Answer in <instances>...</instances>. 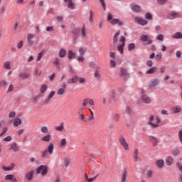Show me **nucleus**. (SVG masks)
Returning a JSON list of instances; mask_svg holds the SVG:
<instances>
[{"instance_id": "9", "label": "nucleus", "mask_w": 182, "mask_h": 182, "mask_svg": "<svg viewBox=\"0 0 182 182\" xmlns=\"http://www.w3.org/2000/svg\"><path fill=\"white\" fill-rule=\"evenodd\" d=\"M134 20L136 23L141 25L142 26L147 25V21L144 20V18L141 17H135Z\"/></svg>"}, {"instance_id": "1", "label": "nucleus", "mask_w": 182, "mask_h": 182, "mask_svg": "<svg viewBox=\"0 0 182 182\" xmlns=\"http://www.w3.org/2000/svg\"><path fill=\"white\" fill-rule=\"evenodd\" d=\"M160 117L151 115L149 117L147 124L151 127V129H157V127H160Z\"/></svg>"}, {"instance_id": "12", "label": "nucleus", "mask_w": 182, "mask_h": 182, "mask_svg": "<svg viewBox=\"0 0 182 182\" xmlns=\"http://www.w3.org/2000/svg\"><path fill=\"white\" fill-rule=\"evenodd\" d=\"M33 38H35V34L29 33L27 36V42L28 43V46H33Z\"/></svg>"}, {"instance_id": "40", "label": "nucleus", "mask_w": 182, "mask_h": 182, "mask_svg": "<svg viewBox=\"0 0 182 182\" xmlns=\"http://www.w3.org/2000/svg\"><path fill=\"white\" fill-rule=\"evenodd\" d=\"M66 55V51L65 49H61L58 53V56H60V58H65V56Z\"/></svg>"}, {"instance_id": "20", "label": "nucleus", "mask_w": 182, "mask_h": 182, "mask_svg": "<svg viewBox=\"0 0 182 182\" xmlns=\"http://www.w3.org/2000/svg\"><path fill=\"white\" fill-rule=\"evenodd\" d=\"M78 79H79V77H77V75H75L71 79L68 80L67 83L68 85H71L72 83H76V82H77Z\"/></svg>"}, {"instance_id": "3", "label": "nucleus", "mask_w": 182, "mask_h": 182, "mask_svg": "<svg viewBox=\"0 0 182 182\" xmlns=\"http://www.w3.org/2000/svg\"><path fill=\"white\" fill-rule=\"evenodd\" d=\"M119 42L122 43L118 46L117 50L119 52V53H121V55H123L124 46H126V38H124L123 36H121Z\"/></svg>"}, {"instance_id": "47", "label": "nucleus", "mask_w": 182, "mask_h": 182, "mask_svg": "<svg viewBox=\"0 0 182 182\" xmlns=\"http://www.w3.org/2000/svg\"><path fill=\"white\" fill-rule=\"evenodd\" d=\"M134 48H136V45L133 43L128 45V50L129 51L134 50Z\"/></svg>"}, {"instance_id": "39", "label": "nucleus", "mask_w": 182, "mask_h": 182, "mask_svg": "<svg viewBox=\"0 0 182 182\" xmlns=\"http://www.w3.org/2000/svg\"><path fill=\"white\" fill-rule=\"evenodd\" d=\"M133 12H140L141 11V8L139 6L135 5L132 8Z\"/></svg>"}, {"instance_id": "56", "label": "nucleus", "mask_w": 182, "mask_h": 182, "mask_svg": "<svg viewBox=\"0 0 182 182\" xmlns=\"http://www.w3.org/2000/svg\"><path fill=\"white\" fill-rule=\"evenodd\" d=\"M94 77H96L97 79H99L100 77V73H99V71L96 70L94 73Z\"/></svg>"}, {"instance_id": "7", "label": "nucleus", "mask_w": 182, "mask_h": 182, "mask_svg": "<svg viewBox=\"0 0 182 182\" xmlns=\"http://www.w3.org/2000/svg\"><path fill=\"white\" fill-rule=\"evenodd\" d=\"M140 41H141V42H146L145 45H151L153 43V41L149 39L148 35H141L140 36Z\"/></svg>"}, {"instance_id": "23", "label": "nucleus", "mask_w": 182, "mask_h": 182, "mask_svg": "<svg viewBox=\"0 0 182 182\" xmlns=\"http://www.w3.org/2000/svg\"><path fill=\"white\" fill-rule=\"evenodd\" d=\"M41 141H46V143H49L50 140H52V136H50V134L46 135L41 139Z\"/></svg>"}, {"instance_id": "8", "label": "nucleus", "mask_w": 182, "mask_h": 182, "mask_svg": "<svg viewBox=\"0 0 182 182\" xmlns=\"http://www.w3.org/2000/svg\"><path fill=\"white\" fill-rule=\"evenodd\" d=\"M33 176H35V171L31 170L25 173V178L28 181H32L33 180Z\"/></svg>"}, {"instance_id": "49", "label": "nucleus", "mask_w": 182, "mask_h": 182, "mask_svg": "<svg viewBox=\"0 0 182 182\" xmlns=\"http://www.w3.org/2000/svg\"><path fill=\"white\" fill-rule=\"evenodd\" d=\"M89 66L90 68H92V69H97V66L96 65V64L94 62H90L89 63ZM97 69H100V68H97Z\"/></svg>"}, {"instance_id": "30", "label": "nucleus", "mask_w": 182, "mask_h": 182, "mask_svg": "<svg viewBox=\"0 0 182 182\" xmlns=\"http://www.w3.org/2000/svg\"><path fill=\"white\" fill-rule=\"evenodd\" d=\"M55 91H51L50 92V94L48 95L47 99L45 100V102L48 103L49 102V100H50V99H52V97H53V96H55Z\"/></svg>"}, {"instance_id": "6", "label": "nucleus", "mask_w": 182, "mask_h": 182, "mask_svg": "<svg viewBox=\"0 0 182 182\" xmlns=\"http://www.w3.org/2000/svg\"><path fill=\"white\" fill-rule=\"evenodd\" d=\"M119 141L120 144L123 146L124 150H130V148L129 147V144L126 141V139L123 136H119Z\"/></svg>"}, {"instance_id": "22", "label": "nucleus", "mask_w": 182, "mask_h": 182, "mask_svg": "<svg viewBox=\"0 0 182 182\" xmlns=\"http://www.w3.org/2000/svg\"><path fill=\"white\" fill-rule=\"evenodd\" d=\"M157 72L156 67H151L150 69L146 71V75H153V73H156Z\"/></svg>"}, {"instance_id": "51", "label": "nucleus", "mask_w": 182, "mask_h": 182, "mask_svg": "<svg viewBox=\"0 0 182 182\" xmlns=\"http://www.w3.org/2000/svg\"><path fill=\"white\" fill-rule=\"evenodd\" d=\"M81 35L85 38L86 36V27L83 26L82 28L81 29Z\"/></svg>"}, {"instance_id": "63", "label": "nucleus", "mask_w": 182, "mask_h": 182, "mask_svg": "<svg viewBox=\"0 0 182 182\" xmlns=\"http://www.w3.org/2000/svg\"><path fill=\"white\" fill-rule=\"evenodd\" d=\"M178 138H179V141H181L182 144V130H180L178 132Z\"/></svg>"}, {"instance_id": "44", "label": "nucleus", "mask_w": 182, "mask_h": 182, "mask_svg": "<svg viewBox=\"0 0 182 182\" xmlns=\"http://www.w3.org/2000/svg\"><path fill=\"white\" fill-rule=\"evenodd\" d=\"M8 85V82L4 80H0V89L1 87H6Z\"/></svg>"}, {"instance_id": "2", "label": "nucleus", "mask_w": 182, "mask_h": 182, "mask_svg": "<svg viewBox=\"0 0 182 182\" xmlns=\"http://www.w3.org/2000/svg\"><path fill=\"white\" fill-rule=\"evenodd\" d=\"M119 76L122 77V79H123V80H129L130 74H129L127 68L122 67L119 71Z\"/></svg>"}, {"instance_id": "29", "label": "nucleus", "mask_w": 182, "mask_h": 182, "mask_svg": "<svg viewBox=\"0 0 182 182\" xmlns=\"http://www.w3.org/2000/svg\"><path fill=\"white\" fill-rule=\"evenodd\" d=\"M127 179V171L126 169L124 170L122 175V182H126Z\"/></svg>"}, {"instance_id": "17", "label": "nucleus", "mask_w": 182, "mask_h": 182, "mask_svg": "<svg viewBox=\"0 0 182 182\" xmlns=\"http://www.w3.org/2000/svg\"><path fill=\"white\" fill-rule=\"evenodd\" d=\"M59 146L61 149H65L68 146V139L66 138H62L59 142Z\"/></svg>"}, {"instance_id": "19", "label": "nucleus", "mask_w": 182, "mask_h": 182, "mask_svg": "<svg viewBox=\"0 0 182 182\" xmlns=\"http://www.w3.org/2000/svg\"><path fill=\"white\" fill-rule=\"evenodd\" d=\"M149 141L152 143L153 146H157V144H159V139H157V138H156L155 136H149Z\"/></svg>"}, {"instance_id": "46", "label": "nucleus", "mask_w": 182, "mask_h": 182, "mask_svg": "<svg viewBox=\"0 0 182 182\" xmlns=\"http://www.w3.org/2000/svg\"><path fill=\"white\" fill-rule=\"evenodd\" d=\"M112 117L114 122H119L120 120V114H114Z\"/></svg>"}, {"instance_id": "35", "label": "nucleus", "mask_w": 182, "mask_h": 182, "mask_svg": "<svg viewBox=\"0 0 182 182\" xmlns=\"http://www.w3.org/2000/svg\"><path fill=\"white\" fill-rule=\"evenodd\" d=\"M18 77H21V79H28L29 77V73H23L18 74Z\"/></svg>"}, {"instance_id": "27", "label": "nucleus", "mask_w": 182, "mask_h": 182, "mask_svg": "<svg viewBox=\"0 0 182 182\" xmlns=\"http://www.w3.org/2000/svg\"><path fill=\"white\" fill-rule=\"evenodd\" d=\"M174 159H173L172 156H168L166 159V166H171V164L173 163Z\"/></svg>"}, {"instance_id": "24", "label": "nucleus", "mask_w": 182, "mask_h": 182, "mask_svg": "<svg viewBox=\"0 0 182 182\" xmlns=\"http://www.w3.org/2000/svg\"><path fill=\"white\" fill-rule=\"evenodd\" d=\"M156 166L158 167V168H163V166H164V161L163 159L156 161Z\"/></svg>"}, {"instance_id": "53", "label": "nucleus", "mask_w": 182, "mask_h": 182, "mask_svg": "<svg viewBox=\"0 0 182 182\" xmlns=\"http://www.w3.org/2000/svg\"><path fill=\"white\" fill-rule=\"evenodd\" d=\"M14 91V85L11 84L9 86V88L6 91V93H11V92H13Z\"/></svg>"}, {"instance_id": "37", "label": "nucleus", "mask_w": 182, "mask_h": 182, "mask_svg": "<svg viewBox=\"0 0 182 182\" xmlns=\"http://www.w3.org/2000/svg\"><path fill=\"white\" fill-rule=\"evenodd\" d=\"M64 129H65L64 124H63V123H61V124H60V126L55 127V129L57 132H63Z\"/></svg>"}, {"instance_id": "32", "label": "nucleus", "mask_w": 182, "mask_h": 182, "mask_svg": "<svg viewBox=\"0 0 182 182\" xmlns=\"http://www.w3.org/2000/svg\"><path fill=\"white\" fill-rule=\"evenodd\" d=\"M20 124H22V120L19 118H16L14 119V126L15 127H18Z\"/></svg>"}, {"instance_id": "18", "label": "nucleus", "mask_w": 182, "mask_h": 182, "mask_svg": "<svg viewBox=\"0 0 182 182\" xmlns=\"http://www.w3.org/2000/svg\"><path fill=\"white\" fill-rule=\"evenodd\" d=\"M120 35V31H117L113 36V45L114 46L119 42V36Z\"/></svg>"}, {"instance_id": "45", "label": "nucleus", "mask_w": 182, "mask_h": 182, "mask_svg": "<svg viewBox=\"0 0 182 182\" xmlns=\"http://www.w3.org/2000/svg\"><path fill=\"white\" fill-rule=\"evenodd\" d=\"M172 154L173 156H178L180 154V149H174L173 151H172Z\"/></svg>"}, {"instance_id": "11", "label": "nucleus", "mask_w": 182, "mask_h": 182, "mask_svg": "<svg viewBox=\"0 0 182 182\" xmlns=\"http://www.w3.org/2000/svg\"><path fill=\"white\" fill-rule=\"evenodd\" d=\"M111 25H118L119 26H123L124 23L119 18H114L110 21Z\"/></svg>"}, {"instance_id": "26", "label": "nucleus", "mask_w": 182, "mask_h": 182, "mask_svg": "<svg viewBox=\"0 0 182 182\" xmlns=\"http://www.w3.org/2000/svg\"><path fill=\"white\" fill-rule=\"evenodd\" d=\"M68 59H76V53H73L72 50H68Z\"/></svg>"}, {"instance_id": "13", "label": "nucleus", "mask_w": 182, "mask_h": 182, "mask_svg": "<svg viewBox=\"0 0 182 182\" xmlns=\"http://www.w3.org/2000/svg\"><path fill=\"white\" fill-rule=\"evenodd\" d=\"M65 89H66V85L63 84L61 86V88L58 89L57 91L58 96H63V95H65Z\"/></svg>"}, {"instance_id": "14", "label": "nucleus", "mask_w": 182, "mask_h": 182, "mask_svg": "<svg viewBox=\"0 0 182 182\" xmlns=\"http://www.w3.org/2000/svg\"><path fill=\"white\" fill-rule=\"evenodd\" d=\"M171 112L173 114H176V113H181L182 109L181 107L175 106L171 108Z\"/></svg>"}, {"instance_id": "36", "label": "nucleus", "mask_w": 182, "mask_h": 182, "mask_svg": "<svg viewBox=\"0 0 182 182\" xmlns=\"http://www.w3.org/2000/svg\"><path fill=\"white\" fill-rule=\"evenodd\" d=\"M3 66H4V69H7L8 70H10V69H11V61H6L4 63Z\"/></svg>"}, {"instance_id": "42", "label": "nucleus", "mask_w": 182, "mask_h": 182, "mask_svg": "<svg viewBox=\"0 0 182 182\" xmlns=\"http://www.w3.org/2000/svg\"><path fill=\"white\" fill-rule=\"evenodd\" d=\"M64 164H65V167H69L70 166H71L72 162L70 161V159H65L64 161Z\"/></svg>"}, {"instance_id": "57", "label": "nucleus", "mask_w": 182, "mask_h": 182, "mask_svg": "<svg viewBox=\"0 0 182 182\" xmlns=\"http://www.w3.org/2000/svg\"><path fill=\"white\" fill-rule=\"evenodd\" d=\"M77 62H83L85 60V55H80L77 58Z\"/></svg>"}, {"instance_id": "38", "label": "nucleus", "mask_w": 182, "mask_h": 182, "mask_svg": "<svg viewBox=\"0 0 182 182\" xmlns=\"http://www.w3.org/2000/svg\"><path fill=\"white\" fill-rule=\"evenodd\" d=\"M41 133L46 134V133L49 132V129L46 126H43L41 128Z\"/></svg>"}, {"instance_id": "52", "label": "nucleus", "mask_w": 182, "mask_h": 182, "mask_svg": "<svg viewBox=\"0 0 182 182\" xmlns=\"http://www.w3.org/2000/svg\"><path fill=\"white\" fill-rule=\"evenodd\" d=\"M145 18H146V19H149V21H151V19H153V15H151V14H150V13H147L145 15Z\"/></svg>"}, {"instance_id": "54", "label": "nucleus", "mask_w": 182, "mask_h": 182, "mask_svg": "<svg viewBox=\"0 0 182 182\" xmlns=\"http://www.w3.org/2000/svg\"><path fill=\"white\" fill-rule=\"evenodd\" d=\"M78 82L81 83V85H83L86 83V79L85 77H78Z\"/></svg>"}, {"instance_id": "59", "label": "nucleus", "mask_w": 182, "mask_h": 182, "mask_svg": "<svg viewBox=\"0 0 182 182\" xmlns=\"http://www.w3.org/2000/svg\"><path fill=\"white\" fill-rule=\"evenodd\" d=\"M124 90H125V88L123 87H120L117 89V91L119 92V93H124Z\"/></svg>"}, {"instance_id": "10", "label": "nucleus", "mask_w": 182, "mask_h": 182, "mask_svg": "<svg viewBox=\"0 0 182 182\" xmlns=\"http://www.w3.org/2000/svg\"><path fill=\"white\" fill-rule=\"evenodd\" d=\"M4 178L6 181L18 182V179H16V177L14 174L6 175Z\"/></svg>"}, {"instance_id": "55", "label": "nucleus", "mask_w": 182, "mask_h": 182, "mask_svg": "<svg viewBox=\"0 0 182 182\" xmlns=\"http://www.w3.org/2000/svg\"><path fill=\"white\" fill-rule=\"evenodd\" d=\"M42 56H43V51H41L40 53H38L37 56V62H39V60L42 59Z\"/></svg>"}, {"instance_id": "50", "label": "nucleus", "mask_w": 182, "mask_h": 182, "mask_svg": "<svg viewBox=\"0 0 182 182\" xmlns=\"http://www.w3.org/2000/svg\"><path fill=\"white\" fill-rule=\"evenodd\" d=\"M89 112L91 114V116L89 117V120L91 121V120H95V114L93 113V111H92L91 109H89Z\"/></svg>"}, {"instance_id": "62", "label": "nucleus", "mask_w": 182, "mask_h": 182, "mask_svg": "<svg viewBox=\"0 0 182 182\" xmlns=\"http://www.w3.org/2000/svg\"><path fill=\"white\" fill-rule=\"evenodd\" d=\"M88 104L90 106H95V100H93L92 99H88Z\"/></svg>"}, {"instance_id": "25", "label": "nucleus", "mask_w": 182, "mask_h": 182, "mask_svg": "<svg viewBox=\"0 0 182 182\" xmlns=\"http://www.w3.org/2000/svg\"><path fill=\"white\" fill-rule=\"evenodd\" d=\"M53 149H55V146L53 145V143L50 144L47 148V149H46L47 151V152L49 154H53Z\"/></svg>"}, {"instance_id": "61", "label": "nucleus", "mask_w": 182, "mask_h": 182, "mask_svg": "<svg viewBox=\"0 0 182 182\" xmlns=\"http://www.w3.org/2000/svg\"><path fill=\"white\" fill-rule=\"evenodd\" d=\"M4 141H12V136H9L4 139Z\"/></svg>"}, {"instance_id": "64", "label": "nucleus", "mask_w": 182, "mask_h": 182, "mask_svg": "<svg viewBox=\"0 0 182 182\" xmlns=\"http://www.w3.org/2000/svg\"><path fill=\"white\" fill-rule=\"evenodd\" d=\"M48 151L46 149L41 153V157H46L48 156Z\"/></svg>"}, {"instance_id": "31", "label": "nucleus", "mask_w": 182, "mask_h": 182, "mask_svg": "<svg viewBox=\"0 0 182 182\" xmlns=\"http://www.w3.org/2000/svg\"><path fill=\"white\" fill-rule=\"evenodd\" d=\"M10 150H14V151H18L19 147H18V145L16 144V143H13L11 145Z\"/></svg>"}, {"instance_id": "58", "label": "nucleus", "mask_w": 182, "mask_h": 182, "mask_svg": "<svg viewBox=\"0 0 182 182\" xmlns=\"http://www.w3.org/2000/svg\"><path fill=\"white\" fill-rule=\"evenodd\" d=\"M90 22L92 23L93 22V11H90Z\"/></svg>"}, {"instance_id": "48", "label": "nucleus", "mask_w": 182, "mask_h": 182, "mask_svg": "<svg viewBox=\"0 0 182 182\" xmlns=\"http://www.w3.org/2000/svg\"><path fill=\"white\" fill-rule=\"evenodd\" d=\"M156 41H161V42H163L164 41V36L162 34H159L156 37Z\"/></svg>"}, {"instance_id": "60", "label": "nucleus", "mask_w": 182, "mask_h": 182, "mask_svg": "<svg viewBox=\"0 0 182 182\" xmlns=\"http://www.w3.org/2000/svg\"><path fill=\"white\" fill-rule=\"evenodd\" d=\"M22 46H23V41H21L20 42L18 43L17 48L18 49H21Z\"/></svg>"}, {"instance_id": "4", "label": "nucleus", "mask_w": 182, "mask_h": 182, "mask_svg": "<svg viewBox=\"0 0 182 182\" xmlns=\"http://www.w3.org/2000/svg\"><path fill=\"white\" fill-rule=\"evenodd\" d=\"M37 174H41V176H45L46 174H48V166L45 165H41L40 166L37 171H36Z\"/></svg>"}, {"instance_id": "15", "label": "nucleus", "mask_w": 182, "mask_h": 182, "mask_svg": "<svg viewBox=\"0 0 182 182\" xmlns=\"http://www.w3.org/2000/svg\"><path fill=\"white\" fill-rule=\"evenodd\" d=\"M180 14L176 11H172L169 14H168V19H176V18H178Z\"/></svg>"}, {"instance_id": "41", "label": "nucleus", "mask_w": 182, "mask_h": 182, "mask_svg": "<svg viewBox=\"0 0 182 182\" xmlns=\"http://www.w3.org/2000/svg\"><path fill=\"white\" fill-rule=\"evenodd\" d=\"M48 90V85H42L40 89L41 93H45Z\"/></svg>"}, {"instance_id": "28", "label": "nucleus", "mask_w": 182, "mask_h": 182, "mask_svg": "<svg viewBox=\"0 0 182 182\" xmlns=\"http://www.w3.org/2000/svg\"><path fill=\"white\" fill-rule=\"evenodd\" d=\"M79 33H80V28H74L73 30V35L74 38H79Z\"/></svg>"}, {"instance_id": "21", "label": "nucleus", "mask_w": 182, "mask_h": 182, "mask_svg": "<svg viewBox=\"0 0 182 182\" xmlns=\"http://www.w3.org/2000/svg\"><path fill=\"white\" fill-rule=\"evenodd\" d=\"M64 1L68 3L67 6L69 9H75V3L72 0H64Z\"/></svg>"}, {"instance_id": "33", "label": "nucleus", "mask_w": 182, "mask_h": 182, "mask_svg": "<svg viewBox=\"0 0 182 182\" xmlns=\"http://www.w3.org/2000/svg\"><path fill=\"white\" fill-rule=\"evenodd\" d=\"M172 38H173V39H182V33L177 32L172 36Z\"/></svg>"}, {"instance_id": "34", "label": "nucleus", "mask_w": 182, "mask_h": 182, "mask_svg": "<svg viewBox=\"0 0 182 182\" xmlns=\"http://www.w3.org/2000/svg\"><path fill=\"white\" fill-rule=\"evenodd\" d=\"M78 52L80 53V56H85V54L86 53V48H80Z\"/></svg>"}, {"instance_id": "43", "label": "nucleus", "mask_w": 182, "mask_h": 182, "mask_svg": "<svg viewBox=\"0 0 182 182\" xmlns=\"http://www.w3.org/2000/svg\"><path fill=\"white\" fill-rule=\"evenodd\" d=\"M111 99L114 100V102H117V99L116 98V91L112 90L111 92Z\"/></svg>"}, {"instance_id": "16", "label": "nucleus", "mask_w": 182, "mask_h": 182, "mask_svg": "<svg viewBox=\"0 0 182 182\" xmlns=\"http://www.w3.org/2000/svg\"><path fill=\"white\" fill-rule=\"evenodd\" d=\"M141 100L144 102V103H146V105H149V103H151V99L146 95H141Z\"/></svg>"}, {"instance_id": "5", "label": "nucleus", "mask_w": 182, "mask_h": 182, "mask_svg": "<svg viewBox=\"0 0 182 182\" xmlns=\"http://www.w3.org/2000/svg\"><path fill=\"white\" fill-rule=\"evenodd\" d=\"M159 85H160V80H159L158 78L153 79L149 82V87H150V89H156V87L159 86Z\"/></svg>"}]
</instances>
